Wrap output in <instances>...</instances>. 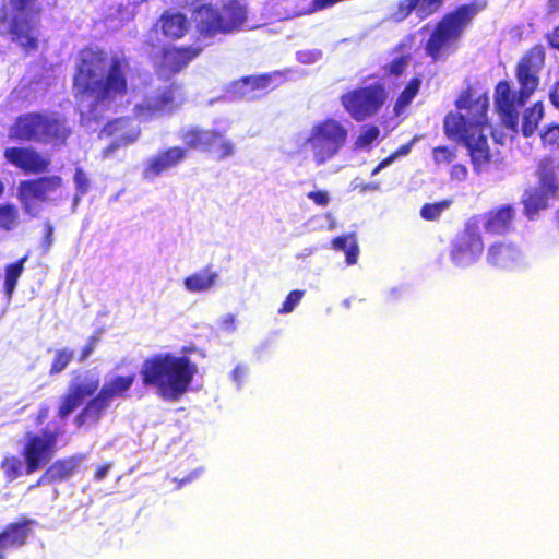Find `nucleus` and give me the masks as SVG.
I'll return each instance as SVG.
<instances>
[{
	"instance_id": "obj_1",
	"label": "nucleus",
	"mask_w": 559,
	"mask_h": 559,
	"mask_svg": "<svg viewBox=\"0 0 559 559\" xmlns=\"http://www.w3.org/2000/svg\"><path fill=\"white\" fill-rule=\"evenodd\" d=\"M131 64L127 57L108 56L103 48H83L78 56L72 78L74 99L88 105L93 116L108 109L129 93Z\"/></svg>"
},
{
	"instance_id": "obj_2",
	"label": "nucleus",
	"mask_w": 559,
	"mask_h": 559,
	"mask_svg": "<svg viewBox=\"0 0 559 559\" xmlns=\"http://www.w3.org/2000/svg\"><path fill=\"white\" fill-rule=\"evenodd\" d=\"M134 380L135 374L131 373L128 376H116L102 386H99V378L95 376H88L81 382L74 381L60 397L58 417L61 419L67 418L87 397H91L75 415L74 424L78 427L96 426L105 416L114 399L128 396Z\"/></svg>"
},
{
	"instance_id": "obj_3",
	"label": "nucleus",
	"mask_w": 559,
	"mask_h": 559,
	"mask_svg": "<svg viewBox=\"0 0 559 559\" xmlns=\"http://www.w3.org/2000/svg\"><path fill=\"white\" fill-rule=\"evenodd\" d=\"M546 51L542 44L531 47L515 66V78L520 84L513 91L507 80L499 81L495 86L493 105L502 124L518 132L520 110L536 91L539 83V72L545 64Z\"/></svg>"
},
{
	"instance_id": "obj_4",
	"label": "nucleus",
	"mask_w": 559,
	"mask_h": 559,
	"mask_svg": "<svg viewBox=\"0 0 559 559\" xmlns=\"http://www.w3.org/2000/svg\"><path fill=\"white\" fill-rule=\"evenodd\" d=\"M467 98H460L456 107L468 109V117L459 112H449L443 119L444 134L449 140L461 142L468 151L475 173L479 174L491 162V153L484 128L487 124L488 103L478 98L467 105Z\"/></svg>"
},
{
	"instance_id": "obj_5",
	"label": "nucleus",
	"mask_w": 559,
	"mask_h": 559,
	"mask_svg": "<svg viewBox=\"0 0 559 559\" xmlns=\"http://www.w3.org/2000/svg\"><path fill=\"white\" fill-rule=\"evenodd\" d=\"M198 372L197 365L187 356L171 353L153 354L141 365L140 377L146 388H155L165 401H178L190 388Z\"/></svg>"
},
{
	"instance_id": "obj_6",
	"label": "nucleus",
	"mask_w": 559,
	"mask_h": 559,
	"mask_svg": "<svg viewBox=\"0 0 559 559\" xmlns=\"http://www.w3.org/2000/svg\"><path fill=\"white\" fill-rule=\"evenodd\" d=\"M485 4L465 3L445 13L436 24L425 44V52L432 61L444 60L457 50V41Z\"/></svg>"
},
{
	"instance_id": "obj_7",
	"label": "nucleus",
	"mask_w": 559,
	"mask_h": 559,
	"mask_svg": "<svg viewBox=\"0 0 559 559\" xmlns=\"http://www.w3.org/2000/svg\"><path fill=\"white\" fill-rule=\"evenodd\" d=\"M348 129L342 121L328 117L312 124L302 146H308L320 166L334 158L346 145Z\"/></svg>"
},
{
	"instance_id": "obj_8",
	"label": "nucleus",
	"mask_w": 559,
	"mask_h": 559,
	"mask_svg": "<svg viewBox=\"0 0 559 559\" xmlns=\"http://www.w3.org/2000/svg\"><path fill=\"white\" fill-rule=\"evenodd\" d=\"M193 17L200 35L214 37L239 29L247 15L245 8L233 0L219 9L212 4H201L193 11Z\"/></svg>"
},
{
	"instance_id": "obj_9",
	"label": "nucleus",
	"mask_w": 559,
	"mask_h": 559,
	"mask_svg": "<svg viewBox=\"0 0 559 559\" xmlns=\"http://www.w3.org/2000/svg\"><path fill=\"white\" fill-rule=\"evenodd\" d=\"M63 432L61 426H55L45 427L38 432L28 430L24 433L21 456L24 460L26 475L41 469L52 460Z\"/></svg>"
},
{
	"instance_id": "obj_10",
	"label": "nucleus",
	"mask_w": 559,
	"mask_h": 559,
	"mask_svg": "<svg viewBox=\"0 0 559 559\" xmlns=\"http://www.w3.org/2000/svg\"><path fill=\"white\" fill-rule=\"evenodd\" d=\"M485 245L480 233V216L469 217L462 230L451 242L450 259L456 266H468L484 253Z\"/></svg>"
},
{
	"instance_id": "obj_11",
	"label": "nucleus",
	"mask_w": 559,
	"mask_h": 559,
	"mask_svg": "<svg viewBox=\"0 0 559 559\" xmlns=\"http://www.w3.org/2000/svg\"><path fill=\"white\" fill-rule=\"evenodd\" d=\"M385 99L386 91L381 83L356 87L340 98L344 109L358 122L377 115Z\"/></svg>"
},
{
	"instance_id": "obj_12",
	"label": "nucleus",
	"mask_w": 559,
	"mask_h": 559,
	"mask_svg": "<svg viewBox=\"0 0 559 559\" xmlns=\"http://www.w3.org/2000/svg\"><path fill=\"white\" fill-rule=\"evenodd\" d=\"M63 186V179L59 175L40 176L20 181L17 186V199L27 214H33L36 203L49 200L51 193Z\"/></svg>"
},
{
	"instance_id": "obj_13",
	"label": "nucleus",
	"mask_w": 559,
	"mask_h": 559,
	"mask_svg": "<svg viewBox=\"0 0 559 559\" xmlns=\"http://www.w3.org/2000/svg\"><path fill=\"white\" fill-rule=\"evenodd\" d=\"M202 46H174L166 45L162 48L155 70L158 75L170 78L178 74L188 64L201 55Z\"/></svg>"
},
{
	"instance_id": "obj_14",
	"label": "nucleus",
	"mask_w": 559,
	"mask_h": 559,
	"mask_svg": "<svg viewBox=\"0 0 559 559\" xmlns=\"http://www.w3.org/2000/svg\"><path fill=\"white\" fill-rule=\"evenodd\" d=\"M5 160L24 174L39 175L49 170L51 160L32 146H12L3 152Z\"/></svg>"
},
{
	"instance_id": "obj_15",
	"label": "nucleus",
	"mask_w": 559,
	"mask_h": 559,
	"mask_svg": "<svg viewBox=\"0 0 559 559\" xmlns=\"http://www.w3.org/2000/svg\"><path fill=\"white\" fill-rule=\"evenodd\" d=\"M179 87V85L173 83L155 95L144 97L141 103L134 106V116L148 120L166 110H173L176 107L175 94Z\"/></svg>"
},
{
	"instance_id": "obj_16",
	"label": "nucleus",
	"mask_w": 559,
	"mask_h": 559,
	"mask_svg": "<svg viewBox=\"0 0 559 559\" xmlns=\"http://www.w3.org/2000/svg\"><path fill=\"white\" fill-rule=\"evenodd\" d=\"M515 215L516 211L511 204H504L479 214L485 231L496 236L506 235L513 228Z\"/></svg>"
},
{
	"instance_id": "obj_17",
	"label": "nucleus",
	"mask_w": 559,
	"mask_h": 559,
	"mask_svg": "<svg viewBox=\"0 0 559 559\" xmlns=\"http://www.w3.org/2000/svg\"><path fill=\"white\" fill-rule=\"evenodd\" d=\"M35 525V520L20 516L3 526L0 531V543L7 550L22 548L28 543Z\"/></svg>"
},
{
	"instance_id": "obj_18",
	"label": "nucleus",
	"mask_w": 559,
	"mask_h": 559,
	"mask_svg": "<svg viewBox=\"0 0 559 559\" xmlns=\"http://www.w3.org/2000/svg\"><path fill=\"white\" fill-rule=\"evenodd\" d=\"M281 76L282 74L278 71L242 76L234 83V92L238 94L240 98L252 99L255 97L253 93L257 91L266 94L276 88L278 83L275 82V79Z\"/></svg>"
},
{
	"instance_id": "obj_19",
	"label": "nucleus",
	"mask_w": 559,
	"mask_h": 559,
	"mask_svg": "<svg viewBox=\"0 0 559 559\" xmlns=\"http://www.w3.org/2000/svg\"><path fill=\"white\" fill-rule=\"evenodd\" d=\"M72 134L68 120L57 114H43L40 143L53 146L66 145Z\"/></svg>"
},
{
	"instance_id": "obj_20",
	"label": "nucleus",
	"mask_w": 559,
	"mask_h": 559,
	"mask_svg": "<svg viewBox=\"0 0 559 559\" xmlns=\"http://www.w3.org/2000/svg\"><path fill=\"white\" fill-rule=\"evenodd\" d=\"M520 260L521 250L513 242L498 240L487 248L486 261L492 267L509 270L518 265Z\"/></svg>"
},
{
	"instance_id": "obj_21",
	"label": "nucleus",
	"mask_w": 559,
	"mask_h": 559,
	"mask_svg": "<svg viewBox=\"0 0 559 559\" xmlns=\"http://www.w3.org/2000/svg\"><path fill=\"white\" fill-rule=\"evenodd\" d=\"M130 123L129 118H117L108 122L103 132L107 135H117L111 143L103 150V156L108 157L120 147L134 143L140 136L139 129L127 130Z\"/></svg>"
},
{
	"instance_id": "obj_22",
	"label": "nucleus",
	"mask_w": 559,
	"mask_h": 559,
	"mask_svg": "<svg viewBox=\"0 0 559 559\" xmlns=\"http://www.w3.org/2000/svg\"><path fill=\"white\" fill-rule=\"evenodd\" d=\"M186 157V150L180 146H173L160 151L155 156L147 159L143 169L145 179H153L164 171L177 166Z\"/></svg>"
},
{
	"instance_id": "obj_23",
	"label": "nucleus",
	"mask_w": 559,
	"mask_h": 559,
	"mask_svg": "<svg viewBox=\"0 0 559 559\" xmlns=\"http://www.w3.org/2000/svg\"><path fill=\"white\" fill-rule=\"evenodd\" d=\"M79 461L80 460L76 456H68L55 461L46 468V471L39 476L37 481L29 487V489L68 480L78 471Z\"/></svg>"
},
{
	"instance_id": "obj_24",
	"label": "nucleus",
	"mask_w": 559,
	"mask_h": 559,
	"mask_svg": "<svg viewBox=\"0 0 559 559\" xmlns=\"http://www.w3.org/2000/svg\"><path fill=\"white\" fill-rule=\"evenodd\" d=\"M41 124L43 112L33 111L20 115L11 127V136L20 141L40 143Z\"/></svg>"
},
{
	"instance_id": "obj_25",
	"label": "nucleus",
	"mask_w": 559,
	"mask_h": 559,
	"mask_svg": "<svg viewBox=\"0 0 559 559\" xmlns=\"http://www.w3.org/2000/svg\"><path fill=\"white\" fill-rule=\"evenodd\" d=\"M9 34L12 40L17 43L25 52L38 49V37L35 34V25L29 17L15 14L9 25Z\"/></svg>"
},
{
	"instance_id": "obj_26",
	"label": "nucleus",
	"mask_w": 559,
	"mask_h": 559,
	"mask_svg": "<svg viewBox=\"0 0 559 559\" xmlns=\"http://www.w3.org/2000/svg\"><path fill=\"white\" fill-rule=\"evenodd\" d=\"M165 38L170 40H179L183 38L189 29V20L183 13L165 11L157 20Z\"/></svg>"
},
{
	"instance_id": "obj_27",
	"label": "nucleus",
	"mask_w": 559,
	"mask_h": 559,
	"mask_svg": "<svg viewBox=\"0 0 559 559\" xmlns=\"http://www.w3.org/2000/svg\"><path fill=\"white\" fill-rule=\"evenodd\" d=\"M217 136V129H202L200 127H190L180 132V139L186 148L202 152H210V145Z\"/></svg>"
},
{
	"instance_id": "obj_28",
	"label": "nucleus",
	"mask_w": 559,
	"mask_h": 559,
	"mask_svg": "<svg viewBox=\"0 0 559 559\" xmlns=\"http://www.w3.org/2000/svg\"><path fill=\"white\" fill-rule=\"evenodd\" d=\"M445 0H401L397 4V13L402 19L415 12L419 20L428 19L437 13Z\"/></svg>"
},
{
	"instance_id": "obj_29",
	"label": "nucleus",
	"mask_w": 559,
	"mask_h": 559,
	"mask_svg": "<svg viewBox=\"0 0 559 559\" xmlns=\"http://www.w3.org/2000/svg\"><path fill=\"white\" fill-rule=\"evenodd\" d=\"M558 171L559 165L550 157L540 159L537 165L536 175L539 187L551 197H555L559 190Z\"/></svg>"
},
{
	"instance_id": "obj_30",
	"label": "nucleus",
	"mask_w": 559,
	"mask_h": 559,
	"mask_svg": "<svg viewBox=\"0 0 559 559\" xmlns=\"http://www.w3.org/2000/svg\"><path fill=\"white\" fill-rule=\"evenodd\" d=\"M218 273L209 264L183 280L185 288L190 293L207 292L216 285Z\"/></svg>"
},
{
	"instance_id": "obj_31",
	"label": "nucleus",
	"mask_w": 559,
	"mask_h": 559,
	"mask_svg": "<svg viewBox=\"0 0 559 559\" xmlns=\"http://www.w3.org/2000/svg\"><path fill=\"white\" fill-rule=\"evenodd\" d=\"M549 193L543 189H528L524 192L522 204L524 215L533 219L542 210L548 206Z\"/></svg>"
},
{
	"instance_id": "obj_32",
	"label": "nucleus",
	"mask_w": 559,
	"mask_h": 559,
	"mask_svg": "<svg viewBox=\"0 0 559 559\" xmlns=\"http://www.w3.org/2000/svg\"><path fill=\"white\" fill-rule=\"evenodd\" d=\"M27 259L28 255L25 254L15 262L5 265L4 267L3 292L8 300H10L14 294V290L17 286V282L23 274L24 264L27 261Z\"/></svg>"
},
{
	"instance_id": "obj_33",
	"label": "nucleus",
	"mask_w": 559,
	"mask_h": 559,
	"mask_svg": "<svg viewBox=\"0 0 559 559\" xmlns=\"http://www.w3.org/2000/svg\"><path fill=\"white\" fill-rule=\"evenodd\" d=\"M543 117L544 105L542 102H536L531 107L526 108L523 112L521 124L522 134L526 138L533 135Z\"/></svg>"
},
{
	"instance_id": "obj_34",
	"label": "nucleus",
	"mask_w": 559,
	"mask_h": 559,
	"mask_svg": "<svg viewBox=\"0 0 559 559\" xmlns=\"http://www.w3.org/2000/svg\"><path fill=\"white\" fill-rule=\"evenodd\" d=\"M333 249L344 251L347 264L352 265L357 262L359 247L354 234L337 236L332 240Z\"/></svg>"
},
{
	"instance_id": "obj_35",
	"label": "nucleus",
	"mask_w": 559,
	"mask_h": 559,
	"mask_svg": "<svg viewBox=\"0 0 559 559\" xmlns=\"http://www.w3.org/2000/svg\"><path fill=\"white\" fill-rule=\"evenodd\" d=\"M421 85V79L419 76L412 78L405 88L400 93L394 103V112L399 115L405 109L418 94Z\"/></svg>"
},
{
	"instance_id": "obj_36",
	"label": "nucleus",
	"mask_w": 559,
	"mask_h": 559,
	"mask_svg": "<svg viewBox=\"0 0 559 559\" xmlns=\"http://www.w3.org/2000/svg\"><path fill=\"white\" fill-rule=\"evenodd\" d=\"M23 464L22 461L15 455H7L0 463V468L3 472V475L8 481H13L19 478L23 474Z\"/></svg>"
},
{
	"instance_id": "obj_37",
	"label": "nucleus",
	"mask_w": 559,
	"mask_h": 559,
	"mask_svg": "<svg viewBox=\"0 0 559 559\" xmlns=\"http://www.w3.org/2000/svg\"><path fill=\"white\" fill-rule=\"evenodd\" d=\"M210 152H214L216 154V158L223 160L234 155L235 145L222 131L218 130V136L210 145Z\"/></svg>"
},
{
	"instance_id": "obj_38",
	"label": "nucleus",
	"mask_w": 559,
	"mask_h": 559,
	"mask_svg": "<svg viewBox=\"0 0 559 559\" xmlns=\"http://www.w3.org/2000/svg\"><path fill=\"white\" fill-rule=\"evenodd\" d=\"M19 223V210L14 204H0V229L12 230Z\"/></svg>"
},
{
	"instance_id": "obj_39",
	"label": "nucleus",
	"mask_w": 559,
	"mask_h": 559,
	"mask_svg": "<svg viewBox=\"0 0 559 559\" xmlns=\"http://www.w3.org/2000/svg\"><path fill=\"white\" fill-rule=\"evenodd\" d=\"M74 356L73 350L64 347L55 352L53 359L50 365L49 374L55 376L61 373L70 365Z\"/></svg>"
},
{
	"instance_id": "obj_40",
	"label": "nucleus",
	"mask_w": 559,
	"mask_h": 559,
	"mask_svg": "<svg viewBox=\"0 0 559 559\" xmlns=\"http://www.w3.org/2000/svg\"><path fill=\"white\" fill-rule=\"evenodd\" d=\"M452 204L451 200H441L435 203H425L420 209V216L426 221H436Z\"/></svg>"
},
{
	"instance_id": "obj_41",
	"label": "nucleus",
	"mask_w": 559,
	"mask_h": 559,
	"mask_svg": "<svg viewBox=\"0 0 559 559\" xmlns=\"http://www.w3.org/2000/svg\"><path fill=\"white\" fill-rule=\"evenodd\" d=\"M411 58V53H404L395 57L383 67L384 74L386 76H401L408 67Z\"/></svg>"
},
{
	"instance_id": "obj_42",
	"label": "nucleus",
	"mask_w": 559,
	"mask_h": 559,
	"mask_svg": "<svg viewBox=\"0 0 559 559\" xmlns=\"http://www.w3.org/2000/svg\"><path fill=\"white\" fill-rule=\"evenodd\" d=\"M456 157L455 148L441 145L432 148V159L435 164H449Z\"/></svg>"
},
{
	"instance_id": "obj_43",
	"label": "nucleus",
	"mask_w": 559,
	"mask_h": 559,
	"mask_svg": "<svg viewBox=\"0 0 559 559\" xmlns=\"http://www.w3.org/2000/svg\"><path fill=\"white\" fill-rule=\"evenodd\" d=\"M540 139L544 145L559 148V124L551 123L547 126L542 131Z\"/></svg>"
},
{
	"instance_id": "obj_44",
	"label": "nucleus",
	"mask_w": 559,
	"mask_h": 559,
	"mask_svg": "<svg viewBox=\"0 0 559 559\" xmlns=\"http://www.w3.org/2000/svg\"><path fill=\"white\" fill-rule=\"evenodd\" d=\"M305 295L304 290L295 289L289 292V294L286 296L285 300L282 304V307L278 309V313L286 314L290 313L296 306L300 302Z\"/></svg>"
},
{
	"instance_id": "obj_45",
	"label": "nucleus",
	"mask_w": 559,
	"mask_h": 559,
	"mask_svg": "<svg viewBox=\"0 0 559 559\" xmlns=\"http://www.w3.org/2000/svg\"><path fill=\"white\" fill-rule=\"evenodd\" d=\"M379 134L380 130L377 126H369L367 129L362 130L360 134L357 136L355 145L359 148L367 147L374 140L378 139Z\"/></svg>"
},
{
	"instance_id": "obj_46",
	"label": "nucleus",
	"mask_w": 559,
	"mask_h": 559,
	"mask_svg": "<svg viewBox=\"0 0 559 559\" xmlns=\"http://www.w3.org/2000/svg\"><path fill=\"white\" fill-rule=\"evenodd\" d=\"M76 194L74 201L78 202L81 197L87 193L90 188V180L82 168H76L73 177Z\"/></svg>"
},
{
	"instance_id": "obj_47",
	"label": "nucleus",
	"mask_w": 559,
	"mask_h": 559,
	"mask_svg": "<svg viewBox=\"0 0 559 559\" xmlns=\"http://www.w3.org/2000/svg\"><path fill=\"white\" fill-rule=\"evenodd\" d=\"M409 145H403L397 151L392 153L390 156L381 160L376 168L372 170L371 175H377L382 168L386 167L389 164H391L397 156L400 155H406L409 152Z\"/></svg>"
},
{
	"instance_id": "obj_48",
	"label": "nucleus",
	"mask_w": 559,
	"mask_h": 559,
	"mask_svg": "<svg viewBox=\"0 0 559 559\" xmlns=\"http://www.w3.org/2000/svg\"><path fill=\"white\" fill-rule=\"evenodd\" d=\"M99 342V337L97 335H91L87 338L86 344L82 347L79 356V361L83 362L85 361L96 349V346Z\"/></svg>"
},
{
	"instance_id": "obj_49",
	"label": "nucleus",
	"mask_w": 559,
	"mask_h": 559,
	"mask_svg": "<svg viewBox=\"0 0 559 559\" xmlns=\"http://www.w3.org/2000/svg\"><path fill=\"white\" fill-rule=\"evenodd\" d=\"M307 198L319 206H326L330 202V195L324 190L310 191L307 193Z\"/></svg>"
},
{
	"instance_id": "obj_50",
	"label": "nucleus",
	"mask_w": 559,
	"mask_h": 559,
	"mask_svg": "<svg viewBox=\"0 0 559 559\" xmlns=\"http://www.w3.org/2000/svg\"><path fill=\"white\" fill-rule=\"evenodd\" d=\"M467 175H468V170H467L466 166L463 164H455L451 167L450 177L453 180L464 181V180H466Z\"/></svg>"
},
{
	"instance_id": "obj_51",
	"label": "nucleus",
	"mask_w": 559,
	"mask_h": 559,
	"mask_svg": "<svg viewBox=\"0 0 559 559\" xmlns=\"http://www.w3.org/2000/svg\"><path fill=\"white\" fill-rule=\"evenodd\" d=\"M37 0H10L13 10L17 13L32 11Z\"/></svg>"
},
{
	"instance_id": "obj_52",
	"label": "nucleus",
	"mask_w": 559,
	"mask_h": 559,
	"mask_svg": "<svg viewBox=\"0 0 559 559\" xmlns=\"http://www.w3.org/2000/svg\"><path fill=\"white\" fill-rule=\"evenodd\" d=\"M548 46L559 51V24L545 35Z\"/></svg>"
},
{
	"instance_id": "obj_53",
	"label": "nucleus",
	"mask_w": 559,
	"mask_h": 559,
	"mask_svg": "<svg viewBox=\"0 0 559 559\" xmlns=\"http://www.w3.org/2000/svg\"><path fill=\"white\" fill-rule=\"evenodd\" d=\"M53 241V226L50 223L44 224L43 246L45 250H49Z\"/></svg>"
},
{
	"instance_id": "obj_54",
	"label": "nucleus",
	"mask_w": 559,
	"mask_h": 559,
	"mask_svg": "<svg viewBox=\"0 0 559 559\" xmlns=\"http://www.w3.org/2000/svg\"><path fill=\"white\" fill-rule=\"evenodd\" d=\"M50 408L47 404H41L36 414L35 423L36 425H41L49 416Z\"/></svg>"
},
{
	"instance_id": "obj_55",
	"label": "nucleus",
	"mask_w": 559,
	"mask_h": 559,
	"mask_svg": "<svg viewBox=\"0 0 559 559\" xmlns=\"http://www.w3.org/2000/svg\"><path fill=\"white\" fill-rule=\"evenodd\" d=\"M549 100L559 110V81L552 85L549 92Z\"/></svg>"
},
{
	"instance_id": "obj_56",
	"label": "nucleus",
	"mask_w": 559,
	"mask_h": 559,
	"mask_svg": "<svg viewBox=\"0 0 559 559\" xmlns=\"http://www.w3.org/2000/svg\"><path fill=\"white\" fill-rule=\"evenodd\" d=\"M546 14L549 16H559V0H547Z\"/></svg>"
},
{
	"instance_id": "obj_57",
	"label": "nucleus",
	"mask_w": 559,
	"mask_h": 559,
	"mask_svg": "<svg viewBox=\"0 0 559 559\" xmlns=\"http://www.w3.org/2000/svg\"><path fill=\"white\" fill-rule=\"evenodd\" d=\"M110 467H111L110 464H103V465L97 466V468L94 472V479L97 481L104 479L106 477V475L108 474V471L110 469Z\"/></svg>"
},
{
	"instance_id": "obj_58",
	"label": "nucleus",
	"mask_w": 559,
	"mask_h": 559,
	"mask_svg": "<svg viewBox=\"0 0 559 559\" xmlns=\"http://www.w3.org/2000/svg\"><path fill=\"white\" fill-rule=\"evenodd\" d=\"M8 20V7L5 0H0V24Z\"/></svg>"
},
{
	"instance_id": "obj_59",
	"label": "nucleus",
	"mask_w": 559,
	"mask_h": 559,
	"mask_svg": "<svg viewBox=\"0 0 559 559\" xmlns=\"http://www.w3.org/2000/svg\"><path fill=\"white\" fill-rule=\"evenodd\" d=\"M554 223L556 225V228L559 230V207L556 210L554 214Z\"/></svg>"
},
{
	"instance_id": "obj_60",
	"label": "nucleus",
	"mask_w": 559,
	"mask_h": 559,
	"mask_svg": "<svg viewBox=\"0 0 559 559\" xmlns=\"http://www.w3.org/2000/svg\"><path fill=\"white\" fill-rule=\"evenodd\" d=\"M241 373H242V370H241V368H239V367H237V368L233 371L234 378H235L236 380H238V379L240 378Z\"/></svg>"
},
{
	"instance_id": "obj_61",
	"label": "nucleus",
	"mask_w": 559,
	"mask_h": 559,
	"mask_svg": "<svg viewBox=\"0 0 559 559\" xmlns=\"http://www.w3.org/2000/svg\"><path fill=\"white\" fill-rule=\"evenodd\" d=\"M5 551H7V549L0 543V559H5L7 558Z\"/></svg>"
},
{
	"instance_id": "obj_62",
	"label": "nucleus",
	"mask_w": 559,
	"mask_h": 559,
	"mask_svg": "<svg viewBox=\"0 0 559 559\" xmlns=\"http://www.w3.org/2000/svg\"><path fill=\"white\" fill-rule=\"evenodd\" d=\"M4 190H5V186H4L3 181L0 179V198L3 195Z\"/></svg>"
},
{
	"instance_id": "obj_63",
	"label": "nucleus",
	"mask_w": 559,
	"mask_h": 559,
	"mask_svg": "<svg viewBox=\"0 0 559 559\" xmlns=\"http://www.w3.org/2000/svg\"><path fill=\"white\" fill-rule=\"evenodd\" d=\"M403 48H405V44H404V43H401V44H399V45L393 49V51H394V52H396V51L402 50Z\"/></svg>"
}]
</instances>
